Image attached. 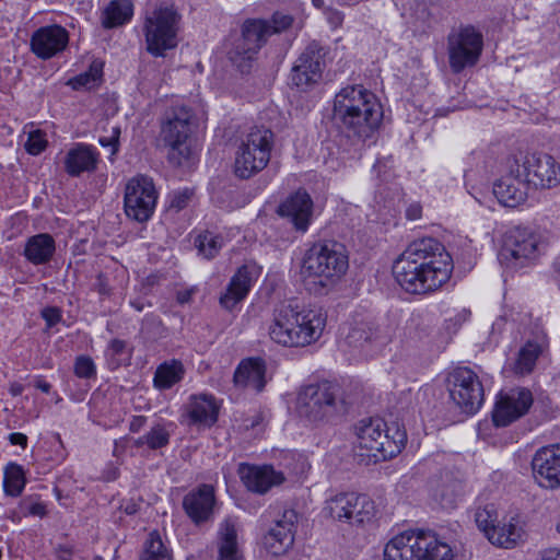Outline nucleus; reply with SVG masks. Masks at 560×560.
<instances>
[{
	"instance_id": "nucleus-1",
	"label": "nucleus",
	"mask_w": 560,
	"mask_h": 560,
	"mask_svg": "<svg viewBox=\"0 0 560 560\" xmlns=\"http://www.w3.org/2000/svg\"><path fill=\"white\" fill-rule=\"evenodd\" d=\"M452 270L451 255L433 237L410 243L393 265L398 284L413 294H424L441 288L451 278Z\"/></svg>"
},
{
	"instance_id": "nucleus-2",
	"label": "nucleus",
	"mask_w": 560,
	"mask_h": 560,
	"mask_svg": "<svg viewBox=\"0 0 560 560\" xmlns=\"http://www.w3.org/2000/svg\"><path fill=\"white\" fill-rule=\"evenodd\" d=\"M332 120L347 137L365 141L381 126L382 104L363 85H347L335 95Z\"/></svg>"
},
{
	"instance_id": "nucleus-3",
	"label": "nucleus",
	"mask_w": 560,
	"mask_h": 560,
	"mask_svg": "<svg viewBox=\"0 0 560 560\" xmlns=\"http://www.w3.org/2000/svg\"><path fill=\"white\" fill-rule=\"evenodd\" d=\"M325 326L326 315L322 310L284 301L277 304L272 311L268 335L277 345L299 348L317 341Z\"/></svg>"
},
{
	"instance_id": "nucleus-4",
	"label": "nucleus",
	"mask_w": 560,
	"mask_h": 560,
	"mask_svg": "<svg viewBox=\"0 0 560 560\" xmlns=\"http://www.w3.org/2000/svg\"><path fill=\"white\" fill-rule=\"evenodd\" d=\"M339 394V386L329 381L305 386L298 396L299 417L311 427L331 423L345 409Z\"/></svg>"
},
{
	"instance_id": "nucleus-5",
	"label": "nucleus",
	"mask_w": 560,
	"mask_h": 560,
	"mask_svg": "<svg viewBox=\"0 0 560 560\" xmlns=\"http://www.w3.org/2000/svg\"><path fill=\"white\" fill-rule=\"evenodd\" d=\"M407 442V432L398 421L387 423L381 418L361 420L357 427V443L374 462L398 455Z\"/></svg>"
},
{
	"instance_id": "nucleus-6",
	"label": "nucleus",
	"mask_w": 560,
	"mask_h": 560,
	"mask_svg": "<svg viewBox=\"0 0 560 560\" xmlns=\"http://www.w3.org/2000/svg\"><path fill=\"white\" fill-rule=\"evenodd\" d=\"M195 126V115L186 105H175L165 113L161 125V138L170 148L168 161L173 165L183 166L194 161L189 138Z\"/></svg>"
},
{
	"instance_id": "nucleus-7",
	"label": "nucleus",
	"mask_w": 560,
	"mask_h": 560,
	"mask_svg": "<svg viewBox=\"0 0 560 560\" xmlns=\"http://www.w3.org/2000/svg\"><path fill=\"white\" fill-rule=\"evenodd\" d=\"M349 257L346 246L337 241L326 240L314 243L303 260V269L308 277L319 279L327 285L340 279L348 270Z\"/></svg>"
},
{
	"instance_id": "nucleus-8",
	"label": "nucleus",
	"mask_w": 560,
	"mask_h": 560,
	"mask_svg": "<svg viewBox=\"0 0 560 560\" xmlns=\"http://www.w3.org/2000/svg\"><path fill=\"white\" fill-rule=\"evenodd\" d=\"M293 23V18L282 12H275L270 21L262 19L246 20L242 27V37L231 52V60L237 62V57L244 61H250L268 37L272 34L288 30Z\"/></svg>"
},
{
	"instance_id": "nucleus-9",
	"label": "nucleus",
	"mask_w": 560,
	"mask_h": 560,
	"mask_svg": "<svg viewBox=\"0 0 560 560\" xmlns=\"http://www.w3.org/2000/svg\"><path fill=\"white\" fill-rule=\"evenodd\" d=\"M272 147L273 132L270 129H252L236 152L235 175L246 179L262 171L270 161Z\"/></svg>"
},
{
	"instance_id": "nucleus-10",
	"label": "nucleus",
	"mask_w": 560,
	"mask_h": 560,
	"mask_svg": "<svg viewBox=\"0 0 560 560\" xmlns=\"http://www.w3.org/2000/svg\"><path fill=\"white\" fill-rule=\"evenodd\" d=\"M180 16L173 7H159L149 13L144 22L147 50L154 57H163L166 50L178 44Z\"/></svg>"
},
{
	"instance_id": "nucleus-11",
	"label": "nucleus",
	"mask_w": 560,
	"mask_h": 560,
	"mask_svg": "<svg viewBox=\"0 0 560 560\" xmlns=\"http://www.w3.org/2000/svg\"><path fill=\"white\" fill-rule=\"evenodd\" d=\"M483 35L472 25L453 28L447 36L448 62L454 73L475 66L482 52Z\"/></svg>"
},
{
	"instance_id": "nucleus-12",
	"label": "nucleus",
	"mask_w": 560,
	"mask_h": 560,
	"mask_svg": "<svg viewBox=\"0 0 560 560\" xmlns=\"http://www.w3.org/2000/svg\"><path fill=\"white\" fill-rule=\"evenodd\" d=\"M324 512L336 521L362 525L374 518L376 510L366 494L340 492L326 500Z\"/></svg>"
},
{
	"instance_id": "nucleus-13",
	"label": "nucleus",
	"mask_w": 560,
	"mask_h": 560,
	"mask_svg": "<svg viewBox=\"0 0 560 560\" xmlns=\"http://www.w3.org/2000/svg\"><path fill=\"white\" fill-rule=\"evenodd\" d=\"M448 390L452 400L466 413L477 412L483 404V386L470 368L458 366L450 373Z\"/></svg>"
},
{
	"instance_id": "nucleus-14",
	"label": "nucleus",
	"mask_w": 560,
	"mask_h": 560,
	"mask_svg": "<svg viewBox=\"0 0 560 560\" xmlns=\"http://www.w3.org/2000/svg\"><path fill=\"white\" fill-rule=\"evenodd\" d=\"M158 191L153 179L138 175L129 179L125 189V212L127 217L138 221H148L155 209Z\"/></svg>"
},
{
	"instance_id": "nucleus-15",
	"label": "nucleus",
	"mask_w": 560,
	"mask_h": 560,
	"mask_svg": "<svg viewBox=\"0 0 560 560\" xmlns=\"http://www.w3.org/2000/svg\"><path fill=\"white\" fill-rule=\"evenodd\" d=\"M533 405V395L526 388H513L498 395L492 420L495 427H506L527 413Z\"/></svg>"
},
{
	"instance_id": "nucleus-16",
	"label": "nucleus",
	"mask_w": 560,
	"mask_h": 560,
	"mask_svg": "<svg viewBox=\"0 0 560 560\" xmlns=\"http://www.w3.org/2000/svg\"><path fill=\"white\" fill-rule=\"evenodd\" d=\"M506 165L509 172L494 182L493 195L502 206L514 208L526 200L528 185L517 160L509 159Z\"/></svg>"
},
{
	"instance_id": "nucleus-17",
	"label": "nucleus",
	"mask_w": 560,
	"mask_h": 560,
	"mask_svg": "<svg viewBox=\"0 0 560 560\" xmlns=\"http://www.w3.org/2000/svg\"><path fill=\"white\" fill-rule=\"evenodd\" d=\"M521 172L527 185L552 188L560 183V165L546 153H534L526 156L521 165Z\"/></svg>"
},
{
	"instance_id": "nucleus-18",
	"label": "nucleus",
	"mask_w": 560,
	"mask_h": 560,
	"mask_svg": "<svg viewBox=\"0 0 560 560\" xmlns=\"http://www.w3.org/2000/svg\"><path fill=\"white\" fill-rule=\"evenodd\" d=\"M325 51L317 44H310L300 55L291 71V81L296 88L306 89L322 79Z\"/></svg>"
},
{
	"instance_id": "nucleus-19",
	"label": "nucleus",
	"mask_w": 560,
	"mask_h": 560,
	"mask_svg": "<svg viewBox=\"0 0 560 560\" xmlns=\"http://www.w3.org/2000/svg\"><path fill=\"white\" fill-rule=\"evenodd\" d=\"M533 475L546 489L560 488V443L542 446L532 459Z\"/></svg>"
},
{
	"instance_id": "nucleus-20",
	"label": "nucleus",
	"mask_w": 560,
	"mask_h": 560,
	"mask_svg": "<svg viewBox=\"0 0 560 560\" xmlns=\"http://www.w3.org/2000/svg\"><path fill=\"white\" fill-rule=\"evenodd\" d=\"M69 44V32L59 24L37 28L31 37V51L42 60H48L62 52Z\"/></svg>"
},
{
	"instance_id": "nucleus-21",
	"label": "nucleus",
	"mask_w": 560,
	"mask_h": 560,
	"mask_svg": "<svg viewBox=\"0 0 560 560\" xmlns=\"http://www.w3.org/2000/svg\"><path fill=\"white\" fill-rule=\"evenodd\" d=\"M298 514L294 510H285L265 535L264 544L273 556L284 555L294 544Z\"/></svg>"
},
{
	"instance_id": "nucleus-22",
	"label": "nucleus",
	"mask_w": 560,
	"mask_h": 560,
	"mask_svg": "<svg viewBox=\"0 0 560 560\" xmlns=\"http://www.w3.org/2000/svg\"><path fill=\"white\" fill-rule=\"evenodd\" d=\"M259 275L260 269L255 264L241 266L231 278L225 292L220 296V305L228 311H233L248 295Z\"/></svg>"
},
{
	"instance_id": "nucleus-23",
	"label": "nucleus",
	"mask_w": 560,
	"mask_h": 560,
	"mask_svg": "<svg viewBox=\"0 0 560 560\" xmlns=\"http://www.w3.org/2000/svg\"><path fill=\"white\" fill-rule=\"evenodd\" d=\"M219 404L211 394L191 395L184 406L183 417L189 427L210 428L219 415Z\"/></svg>"
},
{
	"instance_id": "nucleus-24",
	"label": "nucleus",
	"mask_w": 560,
	"mask_h": 560,
	"mask_svg": "<svg viewBox=\"0 0 560 560\" xmlns=\"http://www.w3.org/2000/svg\"><path fill=\"white\" fill-rule=\"evenodd\" d=\"M277 212L298 232L305 233L313 218V200L306 191L298 190L279 205Z\"/></svg>"
},
{
	"instance_id": "nucleus-25",
	"label": "nucleus",
	"mask_w": 560,
	"mask_h": 560,
	"mask_svg": "<svg viewBox=\"0 0 560 560\" xmlns=\"http://www.w3.org/2000/svg\"><path fill=\"white\" fill-rule=\"evenodd\" d=\"M238 475L248 491L264 494L272 487L279 486L284 481V476L271 465H249L241 464Z\"/></svg>"
},
{
	"instance_id": "nucleus-26",
	"label": "nucleus",
	"mask_w": 560,
	"mask_h": 560,
	"mask_svg": "<svg viewBox=\"0 0 560 560\" xmlns=\"http://www.w3.org/2000/svg\"><path fill=\"white\" fill-rule=\"evenodd\" d=\"M215 504L214 489L209 485H201L188 492L183 500V508L189 518L197 525L210 521Z\"/></svg>"
},
{
	"instance_id": "nucleus-27",
	"label": "nucleus",
	"mask_w": 560,
	"mask_h": 560,
	"mask_svg": "<svg viewBox=\"0 0 560 560\" xmlns=\"http://www.w3.org/2000/svg\"><path fill=\"white\" fill-rule=\"evenodd\" d=\"M539 238L528 229H514L506 235L503 254L514 260H530L538 255Z\"/></svg>"
},
{
	"instance_id": "nucleus-28",
	"label": "nucleus",
	"mask_w": 560,
	"mask_h": 560,
	"mask_svg": "<svg viewBox=\"0 0 560 560\" xmlns=\"http://www.w3.org/2000/svg\"><path fill=\"white\" fill-rule=\"evenodd\" d=\"M420 530L394 536L384 548V560H421Z\"/></svg>"
},
{
	"instance_id": "nucleus-29",
	"label": "nucleus",
	"mask_w": 560,
	"mask_h": 560,
	"mask_svg": "<svg viewBox=\"0 0 560 560\" xmlns=\"http://www.w3.org/2000/svg\"><path fill=\"white\" fill-rule=\"evenodd\" d=\"M233 381L237 387L262 392L267 382L265 360L261 358L242 360L234 372Z\"/></svg>"
},
{
	"instance_id": "nucleus-30",
	"label": "nucleus",
	"mask_w": 560,
	"mask_h": 560,
	"mask_svg": "<svg viewBox=\"0 0 560 560\" xmlns=\"http://www.w3.org/2000/svg\"><path fill=\"white\" fill-rule=\"evenodd\" d=\"M421 560H457L460 542L446 541L432 532L420 530Z\"/></svg>"
},
{
	"instance_id": "nucleus-31",
	"label": "nucleus",
	"mask_w": 560,
	"mask_h": 560,
	"mask_svg": "<svg viewBox=\"0 0 560 560\" xmlns=\"http://www.w3.org/2000/svg\"><path fill=\"white\" fill-rule=\"evenodd\" d=\"M176 425L172 421L159 420L149 430L132 440V446L148 452H161L170 445Z\"/></svg>"
},
{
	"instance_id": "nucleus-32",
	"label": "nucleus",
	"mask_w": 560,
	"mask_h": 560,
	"mask_svg": "<svg viewBox=\"0 0 560 560\" xmlns=\"http://www.w3.org/2000/svg\"><path fill=\"white\" fill-rule=\"evenodd\" d=\"M100 153L91 144L77 143L65 158V170L70 176H79L96 168Z\"/></svg>"
},
{
	"instance_id": "nucleus-33",
	"label": "nucleus",
	"mask_w": 560,
	"mask_h": 560,
	"mask_svg": "<svg viewBox=\"0 0 560 560\" xmlns=\"http://www.w3.org/2000/svg\"><path fill=\"white\" fill-rule=\"evenodd\" d=\"M345 343L353 350L368 353L373 347L383 343V341L374 324L362 322L350 328Z\"/></svg>"
},
{
	"instance_id": "nucleus-34",
	"label": "nucleus",
	"mask_w": 560,
	"mask_h": 560,
	"mask_svg": "<svg viewBox=\"0 0 560 560\" xmlns=\"http://www.w3.org/2000/svg\"><path fill=\"white\" fill-rule=\"evenodd\" d=\"M56 252V242L48 233H39L28 237L23 255L33 265L49 262Z\"/></svg>"
},
{
	"instance_id": "nucleus-35",
	"label": "nucleus",
	"mask_w": 560,
	"mask_h": 560,
	"mask_svg": "<svg viewBox=\"0 0 560 560\" xmlns=\"http://www.w3.org/2000/svg\"><path fill=\"white\" fill-rule=\"evenodd\" d=\"M185 375L182 361L172 359L161 363L154 373L153 385L160 390H166L178 384Z\"/></svg>"
},
{
	"instance_id": "nucleus-36",
	"label": "nucleus",
	"mask_w": 560,
	"mask_h": 560,
	"mask_svg": "<svg viewBox=\"0 0 560 560\" xmlns=\"http://www.w3.org/2000/svg\"><path fill=\"white\" fill-rule=\"evenodd\" d=\"M218 560H244L237 545V530L234 523L225 521L220 527Z\"/></svg>"
},
{
	"instance_id": "nucleus-37",
	"label": "nucleus",
	"mask_w": 560,
	"mask_h": 560,
	"mask_svg": "<svg viewBox=\"0 0 560 560\" xmlns=\"http://www.w3.org/2000/svg\"><path fill=\"white\" fill-rule=\"evenodd\" d=\"M47 505L40 500L39 495L31 494L23 497L18 506L9 512L8 518L13 523H20L24 517L35 516L45 517L47 515Z\"/></svg>"
},
{
	"instance_id": "nucleus-38",
	"label": "nucleus",
	"mask_w": 560,
	"mask_h": 560,
	"mask_svg": "<svg viewBox=\"0 0 560 560\" xmlns=\"http://www.w3.org/2000/svg\"><path fill=\"white\" fill-rule=\"evenodd\" d=\"M486 537L492 545L509 549L515 547L521 539L522 528L512 520L503 525L497 523L490 532H487Z\"/></svg>"
},
{
	"instance_id": "nucleus-39",
	"label": "nucleus",
	"mask_w": 560,
	"mask_h": 560,
	"mask_svg": "<svg viewBox=\"0 0 560 560\" xmlns=\"http://www.w3.org/2000/svg\"><path fill=\"white\" fill-rule=\"evenodd\" d=\"M133 5L130 0H114L104 11L103 26L113 28L120 26L132 18Z\"/></svg>"
},
{
	"instance_id": "nucleus-40",
	"label": "nucleus",
	"mask_w": 560,
	"mask_h": 560,
	"mask_svg": "<svg viewBox=\"0 0 560 560\" xmlns=\"http://www.w3.org/2000/svg\"><path fill=\"white\" fill-rule=\"evenodd\" d=\"M25 485L26 476L23 467L16 463H9L3 471V491L5 495L20 497Z\"/></svg>"
},
{
	"instance_id": "nucleus-41",
	"label": "nucleus",
	"mask_w": 560,
	"mask_h": 560,
	"mask_svg": "<svg viewBox=\"0 0 560 560\" xmlns=\"http://www.w3.org/2000/svg\"><path fill=\"white\" fill-rule=\"evenodd\" d=\"M544 343L538 341H527L521 348L515 363V371L520 374L530 373L536 364V360L544 351Z\"/></svg>"
},
{
	"instance_id": "nucleus-42",
	"label": "nucleus",
	"mask_w": 560,
	"mask_h": 560,
	"mask_svg": "<svg viewBox=\"0 0 560 560\" xmlns=\"http://www.w3.org/2000/svg\"><path fill=\"white\" fill-rule=\"evenodd\" d=\"M140 560H172V552L163 542L160 534L154 530L148 535L143 544Z\"/></svg>"
},
{
	"instance_id": "nucleus-43",
	"label": "nucleus",
	"mask_w": 560,
	"mask_h": 560,
	"mask_svg": "<svg viewBox=\"0 0 560 560\" xmlns=\"http://www.w3.org/2000/svg\"><path fill=\"white\" fill-rule=\"evenodd\" d=\"M105 355L112 369H117L120 365L129 364L131 350L128 348L126 341L113 339L108 345Z\"/></svg>"
},
{
	"instance_id": "nucleus-44",
	"label": "nucleus",
	"mask_w": 560,
	"mask_h": 560,
	"mask_svg": "<svg viewBox=\"0 0 560 560\" xmlns=\"http://www.w3.org/2000/svg\"><path fill=\"white\" fill-rule=\"evenodd\" d=\"M199 254L205 258H213L223 246V237L211 232L200 234L195 241Z\"/></svg>"
},
{
	"instance_id": "nucleus-45",
	"label": "nucleus",
	"mask_w": 560,
	"mask_h": 560,
	"mask_svg": "<svg viewBox=\"0 0 560 560\" xmlns=\"http://www.w3.org/2000/svg\"><path fill=\"white\" fill-rule=\"evenodd\" d=\"M475 522L478 528L487 536L498 523V511L493 503L478 505L475 511Z\"/></svg>"
},
{
	"instance_id": "nucleus-46",
	"label": "nucleus",
	"mask_w": 560,
	"mask_h": 560,
	"mask_svg": "<svg viewBox=\"0 0 560 560\" xmlns=\"http://www.w3.org/2000/svg\"><path fill=\"white\" fill-rule=\"evenodd\" d=\"M462 486L457 481H451L436 489L435 500L443 509H454L460 498Z\"/></svg>"
},
{
	"instance_id": "nucleus-47",
	"label": "nucleus",
	"mask_w": 560,
	"mask_h": 560,
	"mask_svg": "<svg viewBox=\"0 0 560 560\" xmlns=\"http://www.w3.org/2000/svg\"><path fill=\"white\" fill-rule=\"evenodd\" d=\"M101 77H102V69L100 67H97L95 63H93L90 67L89 71L74 77L70 81V84L74 90H80V89H89L90 90V89H93L94 86H96L97 81H100Z\"/></svg>"
},
{
	"instance_id": "nucleus-48",
	"label": "nucleus",
	"mask_w": 560,
	"mask_h": 560,
	"mask_svg": "<svg viewBox=\"0 0 560 560\" xmlns=\"http://www.w3.org/2000/svg\"><path fill=\"white\" fill-rule=\"evenodd\" d=\"M74 375L79 378L90 381L96 378V365L89 355H79L73 365Z\"/></svg>"
},
{
	"instance_id": "nucleus-49",
	"label": "nucleus",
	"mask_w": 560,
	"mask_h": 560,
	"mask_svg": "<svg viewBox=\"0 0 560 560\" xmlns=\"http://www.w3.org/2000/svg\"><path fill=\"white\" fill-rule=\"evenodd\" d=\"M192 194L194 191L190 188H183L173 191L170 195V208L175 211H180L185 209L188 206L192 197Z\"/></svg>"
},
{
	"instance_id": "nucleus-50",
	"label": "nucleus",
	"mask_w": 560,
	"mask_h": 560,
	"mask_svg": "<svg viewBox=\"0 0 560 560\" xmlns=\"http://www.w3.org/2000/svg\"><path fill=\"white\" fill-rule=\"evenodd\" d=\"M47 140L45 138V133H43L40 130H36L30 132L25 143V149L30 154L37 155L45 150Z\"/></svg>"
},
{
	"instance_id": "nucleus-51",
	"label": "nucleus",
	"mask_w": 560,
	"mask_h": 560,
	"mask_svg": "<svg viewBox=\"0 0 560 560\" xmlns=\"http://www.w3.org/2000/svg\"><path fill=\"white\" fill-rule=\"evenodd\" d=\"M119 137H120V128L119 127H113L112 133L108 137H100L98 143L103 148H109L110 149V155H115L118 152L119 149Z\"/></svg>"
},
{
	"instance_id": "nucleus-52",
	"label": "nucleus",
	"mask_w": 560,
	"mask_h": 560,
	"mask_svg": "<svg viewBox=\"0 0 560 560\" xmlns=\"http://www.w3.org/2000/svg\"><path fill=\"white\" fill-rule=\"evenodd\" d=\"M42 317L46 322L48 328L54 327L62 319V311L56 306H47L42 311Z\"/></svg>"
},
{
	"instance_id": "nucleus-53",
	"label": "nucleus",
	"mask_w": 560,
	"mask_h": 560,
	"mask_svg": "<svg viewBox=\"0 0 560 560\" xmlns=\"http://www.w3.org/2000/svg\"><path fill=\"white\" fill-rule=\"evenodd\" d=\"M132 440L133 439H130L129 436H122L120 439L115 440L113 447V456L116 458H120L125 454L129 444H132Z\"/></svg>"
},
{
	"instance_id": "nucleus-54",
	"label": "nucleus",
	"mask_w": 560,
	"mask_h": 560,
	"mask_svg": "<svg viewBox=\"0 0 560 560\" xmlns=\"http://www.w3.org/2000/svg\"><path fill=\"white\" fill-rule=\"evenodd\" d=\"M147 423V417L144 416H133L129 422V431L132 433H138Z\"/></svg>"
},
{
	"instance_id": "nucleus-55",
	"label": "nucleus",
	"mask_w": 560,
	"mask_h": 560,
	"mask_svg": "<svg viewBox=\"0 0 560 560\" xmlns=\"http://www.w3.org/2000/svg\"><path fill=\"white\" fill-rule=\"evenodd\" d=\"M9 441L12 445H20L23 448L27 445V436L20 432L10 433Z\"/></svg>"
},
{
	"instance_id": "nucleus-56",
	"label": "nucleus",
	"mask_w": 560,
	"mask_h": 560,
	"mask_svg": "<svg viewBox=\"0 0 560 560\" xmlns=\"http://www.w3.org/2000/svg\"><path fill=\"white\" fill-rule=\"evenodd\" d=\"M422 207L419 203H411L406 210L409 220H418L421 217Z\"/></svg>"
},
{
	"instance_id": "nucleus-57",
	"label": "nucleus",
	"mask_w": 560,
	"mask_h": 560,
	"mask_svg": "<svg viewBox=\"0 0 560 560\" xmlns=\"http://www.w3.org/2000/svg\"><path fill=\"white\" fill-rule=\"evenodd\" d=\"M72 556V548L67 545H60L57 548V557L59 560H70Z\"/></svg>"
},
{
	"instance_id": "nucleus-58",
	"label": "nucleus",
	"mask_w": 560,
	"mask_h": 560,
	"mask_svg": "<svg viewBox=\"0 0 560 560\" xmlns=\"http://www.w3.org/2000/svg\"><path fill=\"white\" fill-rule=\"evenodd\" d=\"M35 387L45 394H48L51 389V385L44 380L43 376H37L35 380Z\"/></svg>"
},
{
	"instance_id": "nucleus-59",
	"label": "nucleus",
	"mask_w": 560,
	"mask_h": 560,
	"mask_svg": "<svg viewBox=\"0 0 560 560\" xmlns=\"http://www.w3.org/2000/svg\"><path fill=\"white\" fill-rule=\"evenodd\" d=\"M120 509L127 514V515H133L139 510V504L128 501L120 505Z\"/></svg>"
},
{
	"instance_id": "nucleus-60",
	"label": "nucleus",
	"mask_w": 560,
	"mask_h": 560,
	"mask_svg": "<svg viewBox=\"0 0 560 560\" xmlns=\"http://www.w3.org/2000/svg\"><path fill=\"white\" fill-rule=\"evenodd\" d=\"M540 560H560V550L548 549L541 553Z\"/></svg>"
},
{
	"instance_id": "nucleus-61",
	"label": "nucleus",
	"mask_w": 560,
	"mask_h": 560,
	"mask_svg": "<svg viewBox=\"0 0 560 560\" xmlns=\"http://www.w3.org/2000/svg\"><path fill=\"white\" fill-rule=\"evenodd\" d=\"M192 290H183L177 293V302L179 304H186L191 300Z\"/></svg>"
},
{
	"instance_id": "nucleus-62",
	"label": "nucleus",
	"mask_w": 560,
	"mask_h": 560,
	"mask_svg": "<svg viewBox=\"0 0 560 560\" xmlns=\"http://www.w3.org/2000/svg\"><path fill=\"white\" fill-rule=\"evenodd\" d=\"M328 21L334 26H339L343 21V15L339 11H334L329 14Z\"/></svg>"
},
{
	"instance_id": "nucleus-63",
	"label": "nucleus",
	"mask_w": 560,
	"mask_h": 560,
	"mask_svg": "<svg viewBox=\"0 0 560 560\" xmlns=\"http://www.w3.org/2000/svg\"><path fill=\"white\" fill-rule=\"evenodd\" d=\"M24 392V386L20 383H13L10 386V393L12 396H20Z\"/></svg>"
},
{
	"instance_id": "nucleus-64",
	"label": "nucleus",
	"mask_w": 560,
	"mask_h": 560,
	"mask_svg": "<svg viewBox=\"0 0 560 560\" xmlns=\"http://www.w3.org/2000/svg\"><path fill=\"white\" fill-rule=\"evenodd\" d=\"M130 305L138 312H142L144 308V303L140 300L130 301Z\"/></svg>"
}]
</instances>
